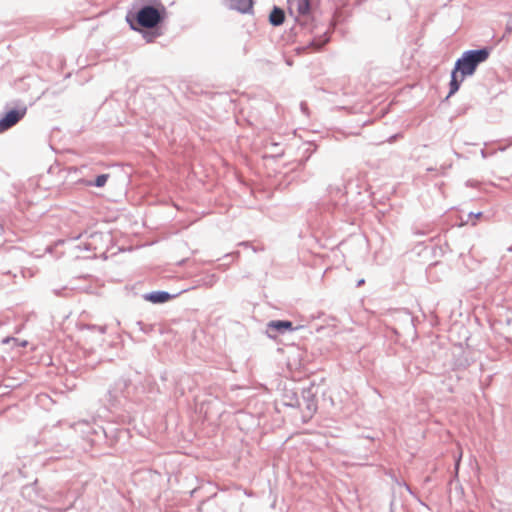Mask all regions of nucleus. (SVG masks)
<instances>
[{
    "label": "nucleus",
    "instance_id": "1",
    "mask_svg": "<svg viewBox=\"0 0 512 512\" xmlns=\"http://www.w3.org/2000/svg\"><path fill=\"white\" fill-rule=\"evenodd\" d=\"M488 56L489 51L487 49L471 50L465 52L462 58L457 60L455 68L452 71L450 91L448 96L456 93L460 87V83L464 80V78L468 75H472L475 72L478 64L486 61Z\"/></svg>",
    "mask_w": 512,
    "mask_h": 512
},
{
    "label": "nucleus",
    "instance_id": "2",
    "mask_svg": "<svg viewBox=\"0 0 512 512\" xmlns=\"http://www.w3.org/2000/svg\"><path fill=\"white\" fill-rule=\"evenodd\" d=\"M167 16V9L160 1L153 5L143 6L136 14L137 23L144 28H154L164 21Z\"/></svg>",
    "mask_w": 512,
    "mask_h": 512
},
{
    "label": "nucleus",
    "instance_id": "3",
    "mask_svg": "<svg viewBox=\"0 0 512 512\" xmlns=\"http://www.w3.org/2000/svg\"><path fill=\"white\" fill-rule=\"evenodd\" d=\"M131 381L121 377L117 379L108 389L105 401L110 409L123 408L130 396Z\"/></svg>",
    "mask_w": 512,
    "mask_h": 512
},
{
    "label": "nucleus",
    "instance_id": "4",
    "mask_svg": "<svg viewBox=\"0 0 512 512\" xmlns=\"http://www.w3.org/2000/svg\"><path fill=\"white\" fill-rule=\"evenodd\" d=\"M294 322H269L266 328V334L271 339H277L281 335H286L292 331L302 328L301 325H293Z\"/></svg>",
    "mask_w": 512,
    "mask_h": 512
},
{
    "label": "nucleus",
    "instance_id": "5",
    "mask_svg": "<svg viewBox=\"0 0 512 512\" xmlns=\"http://www.w3.org/2000/svg\"><path fill=\"white\" fill-rule=\"evenodd\" d=\"M26 107L8 111L0 118V133L16 125L26 114Z\"/></svg>",
    "mask_w": 512,
    "mask_h": 512
},
{
    "label": "nucleus",
    "instance_id": "6",
    "mask_svg": "<svg viewBox=\"0 0 512 512\" xmlns=\"http://www.w3.org/2000/svg\"><path fill=\"white\" fill-rule=\"evenodd\" d=\"M289 9L297 13L298 16L309 17L312 12L310 0H289Z\"/></svg>",
    "mask_w": 512,
    "mask_h": 512
},
{
    "label": "nucleus",
    "instance_id": "7",
    "mask_svg": "<svg viewBox=\"0 0 512 512\" xmlns=\"http://www.w3.org/2000/svg\"><path fill=\"white\" fill-rule=\"evenodd\" d=\"M315 386H310L302 389V399L306 405L307 411L312 414L317 410L316 392L314 391Z\"/></svg>",
    "mask_w": 512,
    "mask_h": 512
},
{
    "label": "nucleus",
    "instance_id": "8",
    "mask_svg": "<svg viewBox=\"0 0 512 512\" xmlns=\"http://www.w3.org/2000/svg\"><path fill=\"white\" fill-rule=\"evenodd\" d=\"M227 6L240 13H249L253 9V0H226Z\"/></svg>",
    "mask_w": 512,
    "mask_h": 512
},
{
    "label": "nucleus",
    "instance_id": "9",
    "mask_svg": "<svg viewBox=\"0 0 512 512\" xmlns=\"http://www.w3.org/2000/svg\"><path fill=\"white\" fill-rule=\"evenodd\" d=\"M144 299L152 303H164L171 299V295L167 292L156 291L144 295Z\"/></svg>",
    "mask_w": 512,
    "mask_h": 512
},
{
    "label": "nucleus",
    "instance_id": "10",
    "mask_svg": "<svg viewBox=\"0 0 512 512\" xmlns=\"http://www.w3.org/2000/svg\"><path fill=\"white\" fill-rule=\"evenodd\" d=\"M285 20L284 11L278 7H274L269 15V21L274 26H279L283 24Z\"/></svg>",
    "mask_w": 512,
    "mask_h": 512
},
{
    "label": "nucleus",
    "instance_id": "11",
    "mask_svg": "<svg viewBox=\"0 0 512 512\" xmlns=\"http://www.w3.org/2000/svg\"><path fill=\"white\" fill-rule=\"evenodd\" d=\"M1 343L2 344H11L12 345V348H19V347H25L27 346L28 342L26 340H22L20 341L19 339L17 338H14V337H5L1 340Z\"/></svg>",
    "mask_w": 512,
    "mask_h": 512
},
{
    "label": "nucleus",
    "instance_id": "12",
    "mask_svg": "<svg viewBox=\"0 0 512 512\" xmlns=\"http://www.w3.org/2000/svg\"><path fill=\"white\" fill-rule=\"evenodd\" d=\"M78 328L79 329H97L100 333H104L105 332V326H95V325H90V324H87L85 322H79L78 323Z\"/></svg>",
    "mask_w": 512,
    "mask_h": 512
},
{
    "label": "nucleus",
    "instance_id": "13",
    "mask_svg": "<svg viewBox=\"0 0 512 512\" xmlns=\"http://www.w3.org/2000/svg\"><path fill=\"white\" fill-rule=\"evenodd\" d=\"M108 178L109 174H101L96 178L94 185L97 187H103L106 184Z\"/></svg>",
    "mask_w": 512,
    "mask_h": 512
},
{
    "label": "nucleus",
    "instance_id": "14",
    "mask_svg": "<svg viewBox=\"0 0 512 512\" xmlns=\"http://www.w3.org/2000/svg\"><path fill=\"white\" fill-rule=\"evenodd\" d=\"M136 325L145 333H148L152 329V325H150L149 322L138 321L136 322Z\"/></svg>",
    "mask_w": 512,
    "mask_h": 512
},
{
    "label": "nucleus",
    "instance_id": "15",
    "mask_svg": "<svg viewBox=\"0 0 512 512\" xmlns=\"http://www.w3.org/2000/svg\"><path fill=\"white\" fill-rule=\"evenodd\" d=\"M146 37H148V41H151L152 40V34H147Z\"/></svg>",
    "mask_w": 512,
    "mask_h": 512
},
{
    "label": "nucleus",
    "instance_id": "16",
    "mask_svg": "<svg viewBox=\"0 0 512 512\" xmlns=\"http://www.w3.org/2000/svg\"><path fill=\"white\" fill-rule=\"evenodd\" d=\"M460 458L456 461V469H458Z\"/></svg>",
    "mask_w": 512,
    "mask_h": 512
}]
</instances>
